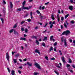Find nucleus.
I'll list each match as a JSON object with an SVG mask.
<instances>
[{"mask_svg":"<svg viewBox=\"0 0 75 75\" xmlns=\"http://www.w3.org/2000/svg\"><path fill=\"white\" fill-rule=\"evenodd\" d=\"M14 34H18V32H17L15 30H14Z\"/></svg>","mask_w":75,"mask_h":75,"instance_id":"c756f323","label":"nucleus"},{"mask_svg":"<svg viewBox=\"0 0 75 75\" xmlns=\"http://www.w3.org/2000/svg\"><path fill=\"white\" fill-rule=\"evenodd\" d=\"M42 45L44 46V47H45V44L44 42L42 43Z\"/></svg>","mask_w":75,"mask_h":75,"instance_id":"58836bf2","label":"nucleus"},{"mask_svg":"<svg viewBox=\"0 0 75 75\" xmlns=\"http://www.w3.org/2000/svg\"><path fill=\"white\" fill-rule=\"evenodd\" d=\"M68 21H66V23L67 25H69V23H67Z\"/></svg>","mask_w":75,"mask_h":75,"instance_id":"4d7b16f0","label":"nucleus"},{"mask_svg":"<svg viewBox=\"0 0 75 75\" xmlns=\"http://www.w3.org/2000/svg\"><path fill=\"white\" fill-rule=\"evenodd\" d=\"M45 59L48 61V57L47 56H45Z\"/></svg>","mask_w":75,"mask_h":75,"instance_id":"4c0bfd02","label":"nucleus"},{"mask_svg":"<svg viewBox=\"0 0 75 75\" xmlns=\"http://www.w3.org/2000/svg\"><path fill=\"white\" fill-rule=\"evenodd\" d=\"M47 30H45V31H43L42 33H45V32H47Z\"/></svg>","mask_w":75,"mask_h":75,"instance_id":"bf43d9fd","label":"nucleus"},{"mask_svg":"<svg viewBox=\"0 0 75 75\" xmlns=\"http://www.w3.org/2000/svg\"><path fill=\"white\" fill-rule=\"evenodd\" d=\"M64 17H62L61 18V20L62 21H63L64 20Z\"/></svg>","mask_w":75,"mask_h":75,"instance_id":"09e8293b","label":"nucleus"},{"mask_svg":"<svg viewBox=\"0 0 75 75\" xmlns=\"http://www.w3.org/2000/svg\"><path fill=\"white\" fill-rule=\"evenodd\" d=\"M57 17V21L58 22H59V21H60V18L59 17V14H58Z\"/></svg>","mask_w":75,"mask_h":75,"instance_id":"1a4fd4ad","label":"nucleus"},{"mask_svg":"<svg viewBox=\"0 0 75 75\" xmlns=\"http://www.w3.org/2000/svg\"><path fill=\"white\" fill-rule=\"evenodd\" d=\"M27 21H28V22H30L31 21V20L30 19H27Z\"/></svg>","mask_w":75,"mask_h":75,"instance_id":"2f4dec72","label":"nucleus"},{"mask_svg":"<svg viewBox=\"0 0 75 75\" xmlns=\"http://www.w3.org/2000/svg\"><path fill=\"white\" fill-rule=\"evenodd\" d=\"M31 7H32V6H29V7H27V8H28L26 9V10H29V9H30V8H31Z\"/></svg>","mask_w":75,"mask_h":75,"instance_id":"bb28decb","label":"nucleus"},{"mask_svg":"<svg viewBox=\"0 0 75 75\" xmlns=\"http://www.w3.org/2000/svg\"><path fill=\"white\" fill-rule=\"evenodd\" d=\"M54 15H52L51 16V18L52 19V20H55V18H54Z\"/></svg>","mask_w":75,"mask_h":75,"instance_id":"6ab92c4d","label":"nucleus"},{"mask_svg":"<svg viewBox=\"0 0 75 75\" xmlns=\"http://www.w3.org/2000/svg\"><path fill=\"white\" fill-rule=\"evenodd\" d=\"M49 4V2H47V3H45V5H47Z\"/></svg>","mask_w":75,"mask_h":75,"instance_id":"864d4df0","label":"nucleus"},{"mask_svg":"<svg viewBox=\"0 0 75 75\" xmlns=\"http://www.w3.org/2000/svg\"><path fill=\"white\" fill-rule=\"evenodd\" d=\"M1 20L2 22V24H4V19L3 18H1Z\"/></svg>","mask_w":75,"mask_h":75,"instance_id":"aec40b11","label":"nucleus"},{"mask_svg":"<svg viewBox=\"0 0 75 75\" xmlns=\"http://www.w3.org/2000/svg\"><path fill=\"white\" fill-rule=\"evenodd\" d=\"M69 62L70 63H72V60H71V59L70 58H69Z\"/></svg>","mask_w":75,"mask_h":75,"instance_id":"412c9836","label":"nucleus"},{"mask_svg":"<svg viewBox=\"0 0 75 75\" xmlns=\"http://www.w3.org/2000/svg\"><path fill=\"white\" fill-rule=\"evenodd\" d=\"M22 9L21 8H18L17 11H21Z\"/></svg>","mask_w":75,"mask_h":75,"instance_id":"79ce46f5","label":"nucleus"},{"mask_svg":"<svg viewBox=\"0 0 75 75\" xmlns=\"http://www.w3.org/2000/svg\"><path fill=\"white\" fill-rule=\"evenodd\" d=\"M23 61H27V59L25 58L23 59Z\"/></svg>","mask_w":75,"mask_h":75,"instance_id":"69168bd1","label":"nucleus"},{"mask_svg":"<svg viewBox=\"0 0 75 75\" xmlns=\"http://www.w3.org/2000/svg\"><path fill=\"white\" fill-rule=\"evenodd\" d=\"M69 14H68L65 16V19L66 18H67V17H68V16H69Z\"/></svg>","mask_w":75,"mask_h":75,"instance_id":"393cba45","label":"nucleus"},{"mask_svg":"<svg viewBox=\"0 0 75 75\" xmlns=\"http://www.w3.org/2000/svg\"><path fill=\"white\" fill-rule=\"evenodd\" d=\"M7 69L8 70L9 73H10V69H9V68H7Z\"/></svg>","mask_w":75,"mask_h":75,"instance_id":"8fccbe9b","label":"nucleus"},{"mask_svg":"<svg viewBox=\"0 0 75 75\" xmlns=\"http://www.w3.org/2000/svg\"><path fill=\"white\" fill-rule=\"evenodd\" d=\"M19 56H20V54H19L18 53H17L15 55V57L16 58H17V57H19Z\"/></svg>","mask_w":75,"mask_h":75,"instance_id":"a211bd4d","label":"nucleus"},{"mask_svg":"<svg viewBox=\"0 0 75 75\" xmlns=\"http://www.w3.org/2000/svg\"><path fill=\"white\" fill-rule=\"evenodd\" d=\"M64 59V57H62V59L63 63H65V62H66L65 60V59Z\"/></svg>","mask_w":75,"mask_h":75,"instance_id":"9b49d317","label":"nucleus"},{"mask_svg":"<svg viewBox=\"0 0 75 75\" xmlns=\"http://www.w3.org/2000/svg\"><path fill=\"white\" fill-rule=\"evenodd\" d=\"M24 23H25V21H22L21 23V25H22V24H24Z\"/></svg>","mask_w":75,"mask_h":75,"instance_id":"ea45409f","label":"nucleus"},{"mask_svg":"<svg viewBox=\"0 0 75 75\" xmlns=\"http://www.w3.org/2000/svg\"><path fill=\"white\" fill-rule=\"evenodd\" d=\"M3 11L4 12V13H6V8H4L3 9Z\"/></svg>","mask_w":75,"mask_h":75,"instance_id":"dca6fc26","label":"nucleus"},{"mask_svg":"<svg viewBox=\"0 0 75 75\" xmlns=\"http://www.w3.org/2000/svg\"><path fill=\"white\" fill-rule=\"evenodd\" d=\"M73 43H74V46H75V40H73Z\"/></svg>","mask_w":75,"mask_h":75,"instance_id":"774afa93","label":"nucleus"},{"mask_svg":"<svg viewBox=\"0 0 75 75\" xmlns=\"http://www.w3.org/2000/svg\"><path fill=\"white\" fill-rule=\"evenodd\" d=\"M64 45H65V47H67V42H64Z\"/></svg>","mask_w":75,"mask_h":75,"instance_id":"de8ad7c7","label":"nucleus"},{"mask_svg":"<svg viewBox=\"0 0 75 75\" xmlns=\"http://www.w3.org/2000/svg\"><path fill=\"white\" fill-rule=\"evenodd\" d=\"M57 45V42H56L54 45V46H56Z\"/></svg>","mask_w":75,"mask_h":75,"instance_id":"37998d69","label":"nucleus"},{"mask_svg":"<svg viewBox=\"0 0 75 75\" xmlns=\"http://www.w3.org/2000/svg\"><path fill=\"white\" fill-rule=\"evenodd\" d=\"M47 25H48V23H46L45 25V26H44V27H45L47 26Z\"/></svg>","mask_w":75,"mask_h":75,"instance_id":"680f3d73","label":"nucleus"},{"mask_svg":"<svg viewBox=\"0 0 75 75\" xmlns=\"http://www.w3.org/2000/svg\"><path fill=\"white\" fill-rule=\"evenodd\" d=\"M28 16V13H27L25 15V16H24V18H25V17H27Z\"/></svg>","mask_w":75,"mask_h":75,"instance_id":"f704fd0d","label":"nucleus"},{"mask_svg":"<svg viewBox=\"0 0 75 75\" xmlns=\"http://www.w3.org/2000/svg\"><path fill=\"white\" fill-rule=\"evenodd\" d=\"M65 34V31H64L63 33H62V35H64Z\"/></svg>","mask_w":75,"mask_h":75,"instance_id":"6e6d98bb","label":"nucleus"},{"mask_svg":"<svg viewBox=\"0 0 75 75\" xmlns=\"http://www.w3.org/2000/svg\"><path fill=\"white\" fill-rule=\"evenodd\" d=\"M3 3H4V4H6V2L5 0L3 1Z\"/></svg>","mask_w":75,"mask_h":75,"instance_id":"3c124183","label":"nucleus"},{"mask_svg":"<svg viewBox=\"0 0 75 75\" xmlns=\"http://www.w3.org/2000/svg\"><path fill=\"white\" fill-rule=\"evenodd\" d=\"M56 67H57V68H61V67H60V66H59L58 65H57Z\"/></svg>","mask_w":75,"mask_h":75,"instance_id":"052dcab7","label":"nucleus"},{"mask_svg":"<svg viewBox=\"0 0 75 75\" xmlns=\"http://www.w3.org/2000/svg\"><path fill=\"white\" fill-rule=\"evenodd\" d=\"M39 74L37 72H35L34 73V75H37Z\"/></svg>","mask_w":75,"mask_h":75,"instance_id":"72a5a7b5","label":"nucleus"},{"mask_svg":"<svg viewBox=\"0 0 75 75\" xmlns=\"http://www.w3.org/2000/svg\"><path fill=\"white\" fill-rule=\"evenodd\" d=\"M35 66L37 68H38L39 69H41V66L40 65V64L36 62H35L34 64Z\"/></svg>","mask_w":75,"mask_h":75,"instance_id":"f03ea898","label":"nucleus"},{"mask_svg":"<svg viewBox=\"0 0 75 75\" xmlns=\"http://www.w3.org/2000/svg\"><path fill=\"white\" fill-rule=\"evenodd\" d=\"M20 40L25 41V40H26V38H20Z\"/></svg>","mask_w":75,"mask_h":75,"instance_id":"f8f14e48","label":"nucleus"},{"mask_svg":"<svg viewBox=\"0 0 75 75\" xmlns=\"http://www.w3.org/2000/svg\"><path fill=\"white\" fill-rule=\"evenodd\" d=\"M61 40L62 42H64V38L62 37L61 38Z\"/></svg>","mask_w":75,"mask_h":75,"instance_id":"e433bc0d","label":"nucleus"},{"mask_svg":"<svg viewBox=\"0 0 75 75\" xmlns=\"http://www.w3.org/2000/svg\"><path fill=\"white\" fill-rule=\"evenodd\" d=\"M65 35H68L69 34H70V33H71L70 31H69V30H67L66 31H65Z\"/></svg>","mask_w":75,"mask_h":75,"instance_id":"20e7f679","label":"nucleus"},{"mask_svg":"<svg viewBox=\"0 0 75 75\" xmlns=\"http://www.w3.org/2000/svg\"><path fill=\"white\" fill-rule=\"evenodd\" d=\"M35 52L36 53H38V54L40 55V50L37 49H36L35 51Z\"/></svg>","mask_w":75,"mask_h":75,"instance_id":"423d86ee","label":"nucleus"},{"mask_svg":"<svg viewBox=\"0 0 75 75\" xmlns=\"http://www.w3.org/2000/svg\"><path fill=\"white\" fill-rule=\"evenodd\" d=\"M66 67H67V68H69V67H71V65H69V64H68L67 65Z\"/></svg>","mask_w":75,"mask_h":75,"instance_id":"c9c22d12","label":"nucleus"},{"mask_svg":"<svg viewBox=\"0 0 75 75\" xmlns=\"http://www.w3.org/2000/svg\"><path fill=\"white\" fill-rule=\"evenodd\" d=\"M13 62L14 63H17V60L16 59H13Z\"/></svg>","mask_w":75,"mask_h":75,"instance_id":"473e14b6","label":"nucleus"},{"mask_svg":"<svg viewBox=\"0 0 75 75\" xmlns=\"http://www.w3.org/2000/svg\"><path fill=\"white\" fill-rule=\"evenodd\" d=\"M23 6H22V9L23 10H26L27 8H28L27 7H24L25 5L23 4Z\"/></svg>","mask_w":75,"mask_h":75,"instance_id":"39448f33","label":"nucleus"},{"mask_svg":"<svg viewBox=\"0 0 75 75\" xmlns=\"http://www.w3.org/2000/svg\"><path fill=\"white\" fill-rule=\"evenodd\" d=\"M51 60H55V58L54 57H53L51 59Z\"/></svg>","mask_w":75,"mask_h":75,"instance_id":"13d9d810","label":"nucleus"},{"mask_svg":"<svg viewBox=\"0 0 75 75\" xmlns=\"http://www.w3.org/2000/svg\"><path fill=\"white\" fill-rule=\"evenodd\" d=\"M54 51H55V52H56V47H55L54 49Z\"/></svg>","mask_w":75,"mask_h":75,"instance_id":"e2e57ef3","label":"nucleus"},{"mask_svg":"<svg viewBox=\"0 0 75 75\" xmlns=\"http://www.w3.org/2000/svg\"><path fill=\"white\" fill-rule=\"evenodd\" d=\"M10 7L11 8H13V4L11 2H10Z\"/></svg>","mask_w":75,"mask_h":75,"instance_id":"4468645a","label":"nucleus"},{"mask_svg":"<svg viewBox=\"0 0 75 75\" xmlns=\"http://www.w3.org/2000/svg\"><path fill=\"white\" fill-rule=\"evenodd\" d=\"M36 13H38V14H40V11L38 10H37L36 11Z\"/></svg>","mask_w":75,"mask_h":75,"instance_id":"a19ab883","label":"nucleus"},{"mask_svg":"<svg viewBox=\"0 0 75 75\" xmlns=\"http://www.w3.org/2000/svg\"><path fill=\"white\" fill-rule=\"evenodd\" d=\"M55 24V21H54L52 23V21H50L49 22V24L50 25V28H52V27H53V25H54L53 24Z\"/></svg>","mask_w":75,"mask_h":75,"instance_id":"f257e3e1","label":"nucleus"},{"mask_svg":"<svg viewBox=\"0 0 75 75\" xmlns=\"http://www.w3.org/2000/svg\"><path fill=\"white\" fill-rule=\"evenodd\" d=\"M6 58L8 61H9V59H10V56L8 55V53L7 52L6 53Z\"/></svg>","mask_w":75,"mask_h":75,"instance_id":"7ed1b4c3","label":"nucleus"},{"mask_svg":"<svg viewBox=\"0 0 75 75\" xmlns=\"http://www.w3.org/2000/svg\"><path fill=\"white\" fill-rule=\"evenodd\" d=\"M14 29H11V30L9 31V33H12L13 32V31H14Z\"/></svg>","mask_w":75,"mask_h":75,"instance_id":"4be33fe9","label":"nucleus"},{"mask_svg":"<svg viewBox=\"0 0 75 75\" xmlns=\"http://www.w3.org/2000/svg\"><path fill=\"white\" fill-rule=\"evenodd\" d=\"M64 26L65 28H67V25H66V23H64Z\"/></svg>","mask_w":75,"mask_h":75,"instance_id":"cd10ccee","label":"nucleus"},{"mask_svg":"<svg viewBox=\"0 0 75 75\" xmlns=\"http://www.w3.org/2000/svg\"><path fill=\"white\" fill-rule=\"evenodd\" d=\"M26 1H24L22 3V4H25V3H26Z\"/></svg>","mask_w":75,"mask_h":75,"instance_id":"c03bdc74","label":"nucleus"},{"mask_svg":"<svg viewBox=\"0 0 75 75\" xmlns=\"http://www.w3.org/2000/svg\"><path fill=\"white\" fill-rule=\"evenodd\" d=\"M25 32L26 33H27V32H28V29H26V28H25Z\"/></svg>","mask_w":75,"mask_h":75,"instance_id":"c85d7f7f","label":"nucleus"},{"mask_svg":"<svg viewBox=\"0 0 75 75\" xmlns=\"http://www.w3.org/2000/svg\"><path fill=\"white\" fill-rule=\"evenodd\" d=\"M47 37L46 36L44 37V39H43V41H47Z\"/></svg>","mask_w":75,"mask_h":75,"instance_id":"2eb2a0df","label":"nucleus"},{"mask_svg":"<svg viewBox=\"0 0 75 75\" xmlns=\"http://www.w3.org/2000/svg\"><path fill=\"white\" fill-rule=\"evenodd\" d=\"M54 71V72L55 73V74H57V75H59V73H58L57 71Z\"/></svg>","mask_w":75,"mask_h":75,"instance_id":"b1692460","label":"nucleus"},{"mask_svg":"<svg viewBox=\"0 0 75 75\" xmlns=\"http://www.w3.org/2000/svg\"><path fill=\"white\" fill-rule=\"evenodd\" d=\"M21 30L22 31H24V28H21Z\"/></svg>","mask_w":75,"mask_h":75,"instance_id":"49530a36","label":"nucleus"},{"mask_svg":"<svg viewBox=\"0 0 75 75\" xmlns=\"http://www.w3.org/2000/svg\"><path fill=\"white\" fill-rule=\"evenodd\" d=\"M71 23L72 24H74L75 23V21H71Z\"/></svg>","mask_w":75,"mask_h":75,"instance_id":"a18cd8bd","label":"nucleus"},{"mask_svg":"<svg viewBox=\"0 0 75 75\" xmlns=\"http://www.w3.org/2000/svg\"><path fill=\"white\" fill-rule=\"evenodd\" d=\"M69 8L70 10H73V6H70L69 7Z\"/></svg>","mask_w":75,"mask_h":75,"instance_id":"6e6552de","label":"nucleus"},{"mask_svg":"<svg viewBox=\"0 0 75 75\" xmlns=\"http://www.w3.org/2000/svg\"><path fill=\"white\" fill-rule=\"evenodd\" d=\"M18 71L19 73V74H21V71H20V70H18Z\"/></svg>","mask_w":75,"mask_h":75,"instance_id":"5fc2aeb1","label":"nucleus"},{"mask_svg":"<svg viewBox=\"0 0 75 75\" xmlns=\"http://www.w3.org/2000/svg\"><path fill=\"white\" fill-rule=\"evenodd\" d=\"M27 64L29 66L31 67L32 66V63H30L29 62H27Z\"/></svg>","mask_w":75,"mask_h":75,"instance_id":"0eeeda50","label":"nucleus"},{"mask_svg":"<svg viewBox=\"0 0 75 75\" xmlns=\"http://www.w3.org/2000/svg\"><path fill=\"white\" fill-rule=\"evenodd\" d=\"M61 29H63V25H61Z\"/></svg>","mask_w":75,"mask_h":75,"instance_id":"338daca9","label":"nucleus"},{"mask_svg":"<svg viewBox=\"0 0 75 75\" xmlns=\"http://www.w3.org/2000/svg\"><path fill=\"white\" fill-rule=\"evenodd\" d=\"M11 74L12 75H14L15 74V71L14 70H12Z\"/></svg>","mask_w":75,"mask_h":75,"instance_id":"9d476101","label":"nucleus"},{"mask_svg":"<svg viewBox=\"0 0 75 75\" xmlns=\"http://www.w3.org/2000/svg\"><path fill=\"white\" fill-rule=\"evenodd\" d=\"M36 42L37 44V45H39L40 44V43H39V42H38V41L37 40H36Z\"/></svg>","mask_w":75,"mask_h":75,"instance_id":"7c9ffc66","label":"nucleus"},{"mask_svg":"<svg viewBox=\"0 0 75 75\" xmlns=\"http://www.w3.org/2000/svg\"><path fill=\"white\" fill-rule=\"evenodd\" d=\"M42 10H44V9H45V6H42Z\"/></svg>","mask_w":75,"mask_h":75,"instance_id":"603ef678","label":"nucleus"},{"mask_svg":"<svg viewBox=\"0 0 75 75\" xmlns=\"http://www.w3.org/2000/svg\"><path fill=\"white\" fill-rule=\"evenodd\" d=\"M53 37H54V36L52 35L50 36V41H52V40Z\"/></svg>","mask_w":75,"mask_h":75,"instance_id":"5701e85b","label":"nucleus"},{"mask_svg":"<svg viewBox=\"0 0 75 75\" xmlns=\"http://www.w3.org/2000/svg\"><path fill=\"white\" fill-rule=\"evenodd\" d=\"M54 50V48H53L51 46V47H50V48L49 49V52H51V51H52V50Z\"/></svg>","mask_w":75,"mask_h":75,"instance_id":"ddd939ff","label":"nucleus"},{"mask_svg":"<svg viewBox=\"0 0 75 75\" xmlns=\"http://www.w3.org/2000/svg\"><path fill=\"white\" fill-rule=\"evenodd\" d=\"M44 16H41V17H40V20H42L44 19Z\"/></svg>","mask_w":75,"mask_h":75,"instance_id":"a878e982","label":"nucleus"},{"mask_svg":"<svg viewBox=\"0 0 75 75\" xmlns=\"http://www.w3.org/2000/svg\"><path fill=\"white\" fill-rule=\"evenodd\" d=\"M41 7H42V6H40V7L39 8V10H41Z\"/></svg>","mask_w":75,"mask_h":75,"instance_id":"0e129e2a","label":"nucleus"},{"mask_svg":"<svg viewBox=\"0 0 75 75\" xmlns=\"http://www.w3.org/2000/svg\"><path fill=\"white\" fill-rule=\"evenodd\" d=\"M30 14L31 16V18L32 19L33 18V12H32L31 11H30Z\"/></svg>","mask_w":75,"mask_h":75,"instance_id":"f3484780","label":"nucleus"}]
</instances>
